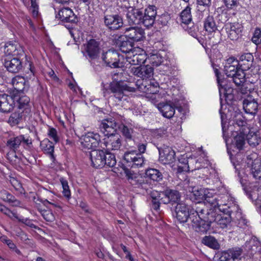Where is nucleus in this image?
<instances>
[{"label": "nucleus", "mask_w": 261, "mask_h": 261, "mask_svg": "<svg viewBox=\"0 0 261 261\" xmlns=\"http://www.w3.org/2000/svg\"><path fill=\"white\" fill-rule=\"evenodd\" d=\"M252 41L256 44L261 42V30L259 29H256L252 37Z\"/></svg>", "instance_id": "nucleus-57"}, {"label": "nucleus", "mask_w": 261, "mask_h": 261, "mask_svg": "<svg viewBox=\"0 0 261 261\" xmlns=\"http://www.w3.org/2000/svg\"><path fill=\"white\" fill-rule=\"evenodd\" d=\"M195 215L191 220L193 229L200 234L207 233L213 224V216L210 210L202 204L195 208Z\"/></svg>", "instance_id": "nucleus-2"}, {"label": "nucleus", "mask_w": 261, "mask_h": 261, "mask_svg": "<svg viewBox=\"0 0 261 261\" xmlns=\"http://www.w3.org/2000/svg\"><path fill=\"white\" fill-rule=\"evenodd\" d=\"M101 59L106 66L111 68H119L120 54L115 50L110 49L102 54Z\"/></svg>", "instance_id": "nucleus-13"}, {"label": "nucleus", "mask_w": 261, "mask_h": 261, "mask_svg": "<svg viewBox=\"0 0 261 261\" xmlns=\"http://www.w3.org/2000/svg\"><path fill=\"white\" fill-rule=\"evenodd\" d=\"M193 187L192 189H186L188 190L189 192H191L192 193V195L193 196V198L195 200L196 202V206H200L201 204H204V202L205 201V199L206 198V196H207V193H206L205 191L203 189H194V187L193 186H191Z\"/></svg>", "instance_id": "nucleus-33"}, {"label": "nucleus", "mask_w": 261, "mask_h": 261, "mask_svg": "<svg viewBox=\"0 0 261 261\" xmlns=\"http://www.w3.org/2000/svg\"><path fill=\"white\" fill-rule=\"evenodd\" d=\"M246 138L248 144L253 147L258 145L261 141L259 135L257 133L251 131L250 129L249 132L246 136Z\"/></svg>", "instance_id": "nucleus-43"}, {"label": "nucleus", "mask_w": 261, "mask_h": 261, "mask_svg": "<svg viewBox=\"0 0 261 261\" xmlns=\"http://www.w3.org/2000/svg\"><path fill=\"white\" fill-rule=\"evenodd\" d=\"M144 34V31L142 29L132 27L125 29L123 36L134 42L143 40L145 37Z\"/></svg>", "instance_id": "nucleus-22"}, {"label": "nucleus", "mask_w": 261, "mask_h": 261, "mask_svg": "<svg viewBox=\"0 0 261 261\" xmlns=\"http://www.w3.org/2000/svg\"><path fill=\"white\" fill-rule=\"evenodd\" d=\"M123 169L125 176L129 183L133 186H134L135 184H136V181L137 180H138V178L140 177L138 176V175L134 171L130 170L129 169L125 167H124Z\"/></svg>", "instance_id": "nucleus-48"}, {"label": "nucleus", "mask_w": 261, "mask_h": 261, "mask_svg": "<svg viewBox=\"0 0 261 261\" xmlns=\"http://www.w3.org/2000/svg\"><path fill=\"white\" fill-rule=\"evenodd\" d=\"M119 125L114 118H109L103 120L99 128L105 136H110L116 134V132Z\"/></svg>", "instance_id": "nucleus-18"}, {"label": "nucleus", "mask_w": 261, "mask_h": 261, "mask_svg": "<svg viewBox=\"0 0 261 261\" xmlns=\"http://www.w3.org/2000/svg\"><path fill=\"white\" fill-rule=\"evenodd\" d=\"M246 169L249 174L256 179H261V159L255 153H251L247 156Z\"/></svg>", "instance_id": "nucleus-6"}, {"label": "nucleus", "mask_w": 261, "mask_h": 261, "mask_svg": "<svg viewBox=\"0 0 261 261\" xmlns=\"http://www.w3.org/2000/svg\"><path fill=\"white\" fill-rule=\"evenodd\" d=\"M201 243L214 250H219L220 248V245L217 240L212 236H204L201 240Z\"/></svg>", "instance_id": "nucleus-40"}, {"label": "nucleus", "mask_w": 261, "mask_h": 261, "mask_svg": "<svg viewBox=\"0 0 261 261\" xmlns=\"http://www.w3.org/2000/svg\"><path fill=\"white\" fill-rule=\"evenodd\" d=\"M105 152L102 150H93L89 153L92 166L95 168H101L106 166Z\"/></svg>", "instance_id": "nucleus-19"}, {"label": "nucleus", "mask_w": 261, "mask_h": 261, "mask_svg": "<svg viewBox=\"0 0 261 261\" xmlns=\"http://www.w3.org/2000/svg\"><path fill=\"white\" fill-rule=\"evenodd\" d=\"M234 122H235L236 124L238 125L239 126H241L240 129H243L245 127H248L246 124V121L244 120L243 116L238 114L234 116Z\"/></svg>", "instance_id": "nucleus-56"}, {"label": "nucleus", "mask_w": 261, "mask_h": 261, "mask_svg": "<svg viewBox=\"0 0 261 261\" xmlns=\"http://www.w3.org/2000/svg\"><path fill=\"white\" fill-rule=\"evenodd\" d=\"M149 63L152 66L160 67V69H162V67L165 66V64H163V58L161 56L154 54L151 55L149 58Z\"/></svg>", "instance_id": "nucleus-49"}, {"label": "nucleus", "mask_w": 261, "mask_h": 261, "mask_svg": "<svg viewBox=\"0 0 261 261\" xmlns=\"http://www.w3.org/2000/svg\"><path fill=\"white\" fill-rule=\"evenodd\" d=\"M48 137L54 140L55 143H57L59 141V138L57 134V130L53 128H49L48 132Z\"/></svg>", "instance_id": "nucleus-59"}, {"label": "nucleus", "mask_w": 261, "mask_h": 261, "mask_svg": "<svg viewBox=\"0 0 261 261\" xmlns=\"http://www.w3.org/2000/svg\"><path fill=\"white\" fill-rule=\"evenodd\" d=\"M243 253V249L240 247H233L222 252L221 260H240Z\"/></svg>", "instance_id": "nucleus-24"}, {"label": "nucleus", "mask_w": 261, "mask_h": 261, "mask_svg": "<svg viewBox=\"0 0 261 261\" xmlns=\"http://www.w3.org/2000/svg\"><path fill=\"white\" fill-rule=\"evenodd\" d=\"M12 96L14 102L17 103L19 109L23 108L27 109V107L29 104L30 99L28 96L24 95V92L19 94H13Z\"/></svg>", "instance_id": "nucleus-36"}, {"label": "nucleus", "mask_w": 261, "mask_h": 261, "mask_svg": "<svg viewBox=\"0 0 261 261\" xmlns=\"http://www.w3.org/2000/svg\"><path fill=\"white\" fill-rule=\"evenodd\" d=\"M102 14V20L103 24L109 30L116 31L123 27L124 21L122 14L113 13L111 8L106 9Z\"/></svg>", "instance_id": "nucleus-3"}, {"label": "nucleus", "mask_w": 261, "mask_h": 261, "mask_svg": "<svg viewBox=\"0 0 261 261\" xmlns=\"http://www.w3.org/2000/svg\"><path fill=\"white\" fill-rule=\"evenodd\" d=\"M204 28L207 32L212 33L217 30V26L212 16H208L204 21Z\"/></svg>", "instance_id": "nucleus-42"}, {"label": "nucleus", "mask_w": 261, "mask_h": 261, "mask_svg": "<svg viewBox=\"0 0 261 261\" xmlns=\"http://www.w3.org/2000/svg\"><path fill=\"white\" fill-rule=\"evenodd\" d=\"M56 18L60 19L63 22L70 23V24L65 25L68 29L72 28V24H75L78 21L77 16L72 10L68 7L60 9L56 15Z\"/></svg>", "instance_id": "nucleus-12"}, {"label": "nucleus", "mask_w": 261, "mask_h": 261, "mask_svg": "<svg viewBox=\"0 0 261 261\" xmlns=\"http://www.w3.org/2000/svg\"><path fill=\"white\" fill-rule=\"evenodd\" d=\"M221 114V125H222V132H223V139L226 143V144H228V137H229V134L227 132V128L226 126V123H227V120L225 118V114L222 113L220 112Z\"/></svg>", "instance_id": "nucleus-53"}, {"label": "nucleus", "mask_w": 261, "mask_h": 261, "mask_svg": "<svg viewBox=\"0 0 261 261\" xmlns=\"http://www.w3.org/2000/svg\"><path fill=\"white\" fill-rule=\"evenodd\" d=\"M102 91L104 96L112 93L116 99L120 101L123 96L126 95V92H134L135 91V88L127 85L121 81L113 82L107 87L104 86Z\"/></svg>", "instance_id": "nucleus-4"}, {"label": "nucleus", "mask_w": 261, "mask_h": 261, "mask_svg": "<svg viewBox=\"0 0 261 261\" xmlns=\"http://www.w3.org/2000/svg\"><path fill=\"white\" fill-rule=\"evenodd\" d=\"M118 129L120 130L122 135L128 140H132L133 138L132 134L134 132L133 128L128 127L127 126L121 124L119 125Z\"/></svg>", "instance_id": "nucleus-51"}, {"label": "nucleus", "mask_w": 261, "mask_h": 261, "mask_svg": "<svg viewBox=\"0 0 261 261\" xmlns=\"http://www.w3.org/2000/svg\"><path fill=\"white\" fill-rule=\"evenodd\" d=\"M233 211L234 212L233 219L238 220V224L240 227L247 225V221L246 219L242 216V214L240 211L238 206L234 205L232 206Z\"/></svg>", "instance_id": "nucleus-44"}, {"label": "nucleus", "mask_w": 261, "mask_h": 261, "mask_svg": "<svg viewBox=\"0 0 261 261\" xmlns=\"http://www.w3.org/2000/svg\"><path fill=\"white\" fill-rule=\"evenodd\" d=\"M212 66L214 68L215 75L217 77L218 84V85L221 86L222 85V83H226V81L224 79H221V73L219 71L218 69L216 68V65L215 64H213Z\"/></svg>", "instance_id": "nucleus-60"}, {"label": "nucleus", "mask_w": 261, "mask_h": 261, "mask_svg": "<svg viewBox=\"0 0 261 261\" xmlns=\"http://www.w3.org/2000/svg\"><path fill=\"white\" fill-rule=\"evenodd\" d=\"M121 138V136L118 134L108 136L105 142L107 149L118 150L122 145Z\"/></svg>", "instance_id": "nucleus-27"}, {"label": "nucleus", "mask_w": 261, "mask_h": 261, "mask_svg": "<svg viewBox=\"0 0 261 261\" xmlns=\"http://www.w3.org/2000/svg\"><path fill=\"white\" fill-rule=\"evenodd\" d=\"M15 105L12 94L0 95V111L2 112H10L13 110Z\"/></svg>", "instance_id": "nucleus-25"}, {"label": "nucleus", "mask_w": 261, "mask_h": 261, "mask_svg": "<svg viewBox=\"0 0 261 261\" xmlns=\"http://www.w3.org/2000/svg\"><path fill=\"white\" fill-rule=\"evenodd\" d=\"M195 210L190 211L188 206L184 203H177L175 207L176 218L180 223H185L188 219L191 221L195 215Z\"/></svg>", "instance_id": "nucleus-10"}, {"label": "nucleus", "mask_w": 261, "mask_h": 261, "mask_svg": "<svg viewBox=\"0 0 261 261\" xmlns=\"http://www.w3.org/2000/svg\"><path fill=\"white\" fill-rule=\"evenodd\" d=\"M184 161L181 163V165H178L177 170L178 172H187L191 169L192 171L197 170L201 167L200 162L198 160L190 159L187 160L184 159Z\"/></svg>", "instance_id": "nucleus-26"}, {"label": "nucleus", "mask_w": 261, "mask_h": 261, "mask_svg": "<svg viewBox=\"0 0 261 261\" xmlns=\"http://www.w3.org/2000/svg\"><path fill=\"white\" fill-rule=\"evenodd\" d=\"M41 213L43 218L47 221L52 222L55 220L53 214L49 211L43 210L41 211Z\"/></svg>", "instance_id": "nucleus-58"}, {"label": "nucleus", "mask_w": 261, "mask_h": 261, "mask_svg": "<svg viewBox=\"0 0 261 261\" xmlns=\"http://www.w3.org/2000/svg\"><path fill=\"white\" fill-rule=\"evenodd\" d=\"M134 43L123 35H121L116 41V45L122 53L134 54L135 51Z\"/></svg>", "instance_id": "nucleus-20"}, {"label": "nucleus", "mask_w": 261, "mask_h": 261, "mask_svg": "<svg viewBox=\"0 0 261 261\" xmlns=\"http://www.w3.org/2000/svg\"><path fill=\"white\" fill-rule=\"evenodd\" d=\"M32 143V140L29 137L25 138L24 135H20L17 136H13L9 138L6 143V146L8 148L10 152L7 154V158L10 159V155L14 154V157L17 158V156L16 152L18 150L21 144H25L29 146Z\"/></svg>", "instance_id": "nucleus-7"}, {"label": "nucleus", "mask_w": 261, "mask_h": 261, "mask_svg": "<svg viewBox=\"0 0 261 261\" xmlns=\"http://www.w3.org/2000/svg\"><path fill=\"white\" fill-rule=\"evenodd\" d=\"M162 203L160 199H151L150 205L153 210L157 211L159 210L161 203Z\"/></svg>", "instance_id": "nucleus-64"}, {"label": "nucleus", "mask_w": 261, "mask_h": 261, "mask_svg": "<svg viewBox=\"0 0 261 261\" xmlns=\"http://www.w3.org/2000/svg\"><path fill=\"white\" fill-rule=\"evenodd\" d=\"M151 199H160L161 201L162 202V197H163V194H162V191L161 192H158L157 191L153 190L148 191V193Z\"/></svg>", "instance_id": "nucleus-62"}, {"label": "nucleus", "mask_w": 261, "mask_h": 261, "mask_svg": "<svg viewBox=\"0 0 261 261\" xmlns=\"http://www.w3.org/2000/svg\"><path fill=\"white\" fill-rule=\"evenodd\" d=\"M22 52V49L19 47L18 48L17 45L13 43L8 42L5 45V56L4 57H7V56H11L12 58L18 57Z\"/></svg>", "instance_id": "nucleus-35"}, {"label": "nucleus", "mask_w": 261, "mask_h": 261, "mask_svg": "<svg viewBox=\"0 0 261 261\" xmlns=\"http://www.w3.org/2000/svg\"><path fill=\"white\" fill-rule=\"evenodd\" d=\"M40 147L43 152L49 155L51 160L54 162L55 156L54 152V144L48 139H45L40 142Z\"/></svg>", "instance_id": "nucleus-34"}, {"label": "nucleus", "mask_w": 261, "mask_h": 261, "mask_svg": "<svg viewBox=\"0 0 261 261\" xmlns=\"http://www.w3.org/2000/svg\"><path fill=\"white\" fill-rule=\"evenodd\" d=\"M160 158L164 164H169L173 163L175 160V152L171 148L167 147L162 152L161 148H158Z\"/></svg>", "instance_id": "nucleus-29"}, {"label": "nucleus", "mask_w": 261, "mask_h": 261, "mask_svg": "<svg viewBox=\"0 0 261 261\" xmlns=\"http://www.w3.org/2000/svg\"><path fill=\"white\" fill-rule=\"evenodd\" d=\"M145 175L147 177L154 181L159 182L163 178V173L158 169L154 168H149L145 171Z\"/></svg>", "instance_id": "nucleus-39"}, {"label": "nucleus", "mask_w": 261, "mask_h": 261, "mask_svg": "<svg viewBox=\"0 0 261 261\" xmlns=\"http://www.w3.org/2000/svg\"><path fill=\"white\" fill-rule=\"evenodd\" d=\"M60 181L62 186L63 194L65 197H66L67 199H69L71 196V193L69 189V186L68 185V182L67 180H66L63 177L60 178Z\"/></svg>", "instance_id": "nucleus-55"}, {"label": "nucleus", "mask_w": 261, "mask_h": 261, "mask_svg": "<svg viewBox=\"0 0 261 261\" xmlns=\"http://www.w3.org/2000/svg\"><path fill=\"white\" fill-rule=\"evenodd\" d=\"M100 140V136L98 133L88 132L83 137L81 143L84 148L96 150Z\"/></svg>", "instance_id": "nucleus-14"}, {"label": "nucleus", "mask_w": 261, "mask_h": 261, "mask_svg": "<svg viewBox=\"0 0 261 261\" xmlns=\"http://www.w3.org/2000/svg\"><path fill=\"white\" fill-rule=\"evenodd\" d=\"M252 242L253 243V246L252 247L251 249L254 251L255 252L261 253V243L256 240L255 238L250 240V243Z\"/></svg>", "instance_id": "nucleus-63"}, {"label": "nucleus", "mask_w": 261, "mask_h": 261, "mask_svg": "<svg viewBox=\"0 0 261 261\" xmlns=\"http://www.w3.org/2000/svg\"><path fill=\"white\" fill-rule=\"evenodd\" d=\"M227 198V195H212L210 193H207L203 203L205 204L206 208L208 210H212L215 211L217 208L220 211H221L223 208H221V206L225 205V202Z\"/></svg>", "instance_id": "nucleus-8"}, {"label": "nucleus", "mask_w": 261, "mask_h": 261, "mask_svg": "<svg viewBox=\"0 0 261 261\" xmlns=\"http://www.w3.org/2000/svg\"><path fill=\"white\" fill-rule=\"evenodd\" d=\"M180 17L182 23L186 24H189L192 20L191 13V8L189 6H187L181 11Z\"/></svg>", "instance_id": "nucleus-47"}, {"label": "nucleus", "mask_w": 261, "mask_h": 261, "mask_svg": "<svg viewBox=\"0 0 261 261\" xmlns=\"http://www.w3.org/2000/svg\"><path fill=\"white\" fill-rule=\"evenodd\" d=\"M227 26L230 29L228 37L232 40H237L241 35L243 30L242 25L239 23H229Z\"/></svg>", "instance_id": "nucleus-37"}, {"label": "nucleus", "mask_w": 261, "mask_h": 261, "mask_svg": "<svg viewBox=\"0 0 261 261\" xmlns=\"http://www.w3.org/2000/svg\"><path fill=\"white\" fill-rule=\"evenodd\" d=\"M86 56L89 60H95L99 58L100 48L99 42L92 39L85 45Z\"/></svg>", "instance_id": "nucleus-16"}, {"label": "nucleus", "mask_w": 261, "mask_h": 261, "mask_svg": "<svg viewBox=\"0 0 261 261\" xmlns=\"http://www.w3.org/2000/svg\"><path fill=\"white\" fill-rule=\"evenodd\" d=\"M156 14V8L153 5H149L144 10L129 6L127 8L126 18L130 26L143 25L149 28L154 24Z\"/></svg>", "instance_id": "nucleus-1"}, {"label": "nucleus", "mask_w": 261, "mask_h": 261, "mask_svg": "<svg viewBox=\"0 0 261 261\" xmlns=\"http://www.w3.org/2000/svg\"><path fill=\"white\" fill-rule=\"evenodd\" d=\"M218 87L220 99H222L223 95L233 94L234 89L229 85L226 84V83H222L221 86L218 85Z\"/></svg>", "instance_id": "nucleus-52"}, {"label": "nucleus", "mask_w": 261, "mask_h": 261, "mask_svg": "<svg viewBox=\"0 0 261 261\" xmlns=\"http://www.w3.org/2000/svg\"><path fill=\"white\" fill-rule=\"evenodd\" d=\"M105 160H106V166L109 167H113L116 164L115 155L109 152H105Z\"/></svg>", "instance_id": "nucleus-54"}, {"label": "nucleus", "mask_w": 261, "mask_h": 261, "mask_svg": "<svg viewBox=\"0 0 261 261\" xmlns=\"http://www.w3.org/2000/svg\"><path fill=\"white\" fill-rule=\"evenodd\" d=\"M243 109L246 113L255 115L258 109V103L251 97H248L243 101Z\"/></svg>", "instance_id": "nucleus-32"}, {"label": "nucleus", "mask_w": 261, "mask_h": 261, "mask_svg": "<svg viewBox=\"0 0 261 261\" xmlns=\"http://www.w3.org/2000/svg\"><path fill=\"white\" fill-rule=\"evenodd\" d=\"M171 19L170 15L165 12L157 17V19L154 21V23L157 24L159 28H162L167 26Z\"/></svg>", "instance_id": "nucleus-45"}, {"label": "nucleus", "mask_w": 261, "mask_h": 261, "mask_svg": "<svg viewBox=\"0 0 261 261\" xmlns=\"http://www.w3.org/2000/svg\"><path fill=\"white\" fill-rule=\"evenodd\" d=\"M132 72L143 79L151 77L153 74V68L150 65H140L137 67L132 68Z\"/></svg>", "instance_id": "nucleus-23"}, {"label": "nucleus", "mask_w": 261, "mask_h": 261, "mask_svg": "<svg viewBox=\"0 0 261 261\" xmlns=\"http://www.w3.org/2000/svg\"><path fill=\"white\" fill-rule=\"evenodd\" d=\"M254 58L251 53H245L239 59V66L243 72L249 70L252 66Z\"/></svg>", "instance_id": "nucleus-31"}, {"label": "nucleus", "mask_w": 261, "mask_h": 261, "mask_svg": "<svg viewBox=\"0 0 261 261\" xmlns=\"http://www.w3.org/2000/svg\"><path fill=\"white\" fill-rule=\"evenodd\" d=\"M11 83L14 90L11 92V94H19L23 92L25 89V80L23 76L17 75L14 77Z\"/></svg>", "instance_id": "nucleus-30"}, {"label": "nucleus", "mask_w": 261, "mask_h": 261, "mask_svg": "<svg viewBox=\"0 0 261 261\" xmlns=\"http://www.w3.org/2000/svg\"><path fill=\"white\" fill-rule=\"evenodd\" d=\"M158 109L164 117L167 118H172L175 113V108L181 113L183 109L181 107H177L171 101L167 102H160L158 104Z\"/></svg>", "instance_id": "nucleus-17"}, {"label": "nucleus", "mask_w": 261, "mask_h": 261, "mask_svg": "<svg viewBox=\"0 0 261 261\" xmlns=\"http://www.w3.org/2000/svg\"><path fill=\"white\" fill-rule=\"evenodd\" d=\"M162 203L164 204L171 203L172 204L179 203L181 195L180 193L175 190L166 189L162 191Z\"/></svg>", "instance_id": "nucleus-21"}, {"label": "nucleus", "mask_w": 261, "mask_h": 261, "mask_svg": "<svg viewBox=\"0 0 261 261\" xmlns=\"http://www.w3.org/2000/svg\"><path fill=\"white\" fill-rule=\"evenodd\" d=\"M134 186H135L136 188L145 190L147 193L151 189L150 185L149 184L147 180L142 177H139L138 180L136 181V184H135Z\"/></svg>", "instance_id": "nucleus-50"}, {"label": "nucleus", "mask_w": 261, "mask_h": 261, "mask_svg": "<svg viewBox=\"0 0 261 261\" xmlns=\"http://www.w3.org/2000/svg\"><path fill=\"white\" fill-rule=\"evenodd\" d=\"M23 116L22 112H20V111L15 112L11 114L8 122L11 125H16L22 121Z\"/></svg>", "instance_id": "nucleus-46"}, {"label": "nucleus", "mask_w": 261, "mask_h": 261, "mask_svg": "<svg viewBox=\"0 0 261 261\" xmlns=\"http://www.w3.org/2000/svg\"><path fill=\"white\" fill-rule=\"evenodd\" d=\"M223 2L228 9H233L239 4V0H223Z\"/></svg>", "instance_id": "nucleus-61"}, {"label": "nucleus", "mask_w": 261, "mask_h": 261, "mask_svg": "<svg viewBox=\"0 0 261 261\" xmlns=\"http://www.w3.org/2000/svg\"><path fill=\"white\" fill-rule=\"evenodd\" d=\"M243 189L251 200L260 202V208L261 209V187L257 189H249L246 187H244Z\"/></svg>", "instance_id": "nucleus-41"}, {"label": "nucleus", "mask_w": 261, "mask_h": 261, "mask_svg": "<svg viewBox=\"0 0 261 261\" xmlns=\"http://www.w3.org/2000/svg\"><path fill=\"white\" fill-rule=\"evenodd\" d=\"M224 72L227 77L237 86H240L245 82V73L239 66L224 65Z\"/></svg>", "instance_id": "nucleus-9"}, {"label": "nucleus", "mask_w": 261, "mask_h": 261, "mask_svg": "<svg viewBox=\"0 0 261 261\" xmlns=\"http://www.w3.org/2000/svg\"><path fill=\"white\" fill-rule=\"evenodd\" d=\"M123 159L128 166L133 168L141 167L144 164V158L142 154L138 153L137 150L126 151L123 155Z\"/></svg>", "instance_id": "nucleus-11"}, {"label": "nucleus", "mask_w": 261, "mask_h": 261, "mask_svg": "<svg viewBox=\"0 0 261 261\" xmlns=\"http://www.w3.org/2000/svg\"><path fill=\"white\" fill-rule=\"evenodd\" d=\"M211 214L213 216V223H217L220 228L224 229L230 225L231 220L233 219L234 212L232 207H228L227 208H223L222 212L223 214H218L216 211L210 210Z\"/></svg>", "instance_id": "nucleus-5"}, {"label": "nucleus", "mask_w": 261, "mask_h": 261, "mask_svg": "<svg viewBox=\"0 0 261 261\" xmlns=\"http://www.w3.org/2000/svg\"><path fill=\"white\" fill-rule=\"evenodd\" d=\"M249 132V127H245L243 129H239V132H236L237 134L233 138V144L239 150L243 149L246 140V136Z\"/></svg>", "instance_id": "nucleus-28"}, {"label": "nucleus", "mask_w": 261, "mask_h": 261, "mask_svg": "<svg viewBox=\"0 0 261 261\" xmlns=\"http://www.w3.org/2000/svg\"><path fill=\"white\" fill-rule=\"evenodd\" d=\"M126 61L132 65H139L144 63L146 60V57L145 53L133 54L128 55L126 57Z\"/></svg>", "instance_id": "nucleus-38"}, {"label": "nucleus", "mask_w": 261, "mask_h": 261, "mask_svg": "<svg viewBox=\"0 0 261 261\" xmlns=\"http://www.w3.org/2000/svg\"><path fill=\"white\" fill-rule=\"evenodd\" d=\"M3 63L5 68L10 72L17 73L22 70V63L18 57H4Z\"/></svg>", "instance_id": "nucleus-15"}]
</instances>
